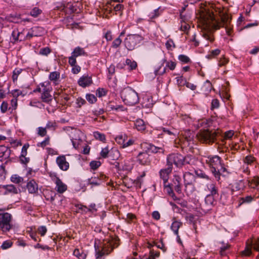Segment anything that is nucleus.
Wrapping results in <instances>:
<instances>
[{
	"label": "nucleus",
	"mask_w": 259,
	"mask_h": 259,
	"mask_svg": "<svg viewBox=\"0 0 259 259\" xmlns=\"http://www.w3.org/2000/svg\"><path fill=\"white\" fill-rule=\"evenodd\" d=\"M234 134L233 131H227L223 134L222 131L219 129L214 131L204 130H201L197 134V137L200 142L210 144L214 142L217 139H220L224 142L225 140L230 139Z\"/></svg>",
	"instance_id": "f257e3e1"
},
{
	"label": "nucleus",
	"mask_w": 259,
	"mask_h": 259,
	"mask_svg": "<svg viewBox=\"0 0 259 259\" xmlns=\"http://www.w3.org/2000/svg\"><path fill=\"white\" fill-rule=\"evenodd\" d=\"M204 21L206 27L214 30L219 29L230 24L231 18L228 14L220 13L219 17L216 16L213 11H208L204 16Z\"/></svg>",
	"instance_id": "f03ea898"
},
{
	"label": "nucleus",
	"mask_w": 259,
	"mask_h": 259,
	"mask_svg": "<svg viewBox=\"0 0 259 259\" xmlns=\"http://www.w3.org/2000/svg\"><path fill=\"white\" fill-rule=\"evenodd\" d=\"M206 162L209 165L212 173L219 181L220 179V170L225 171L226 169L221 164V158L218 156H210L207 158Z\"/></svg>",
	"instance_id": "7ed1b4c3"
},
{
	"label": "nucleus",
	"mask_w": 259,
	"mask_h": 259,
	"mask_svg": "<svg viewBox=\"0 0 259 259\" xmlns=\"http://www.w3.org/2000/svg\"><path fill=\"white\" fill-rule=\"evenodd\" d=\"M191 158L190 156H183L182 155L174 153L169 155L167 157V165L172 167L174 164L177 167H181L184 165L190 164Z\"/></svg>",
	"instance_id": "20e7f679"
},
{
	"label": "nucleus",
	"mask_w": 259,
	"mask_h": 259,
	"mask_svg": "<svg viewBox=\"0 0 259 259\" xmlns=\"http://www.w3.org/2000/svg\"><path fill=\"white\" fill-rule=\"evenodd\" d=\"M121 97L123 102L130 106L135 105L139 101L138 94L131 88L124 89L121 93Z\"/></svg>",
	"instance_id": "39448f33"
},
{
	"label": "nucleus",
	"mask_w": 259,
	"mask_h": 259,
	"mask_svg": "<svg viewBox=\"0 0 259 259\" xmlns=\"http://www.w3.org/2000/svg\"><path fill=\"white\" fill-rule=\"evenodd\" d=\"M2 209H0V211ZM12 216L8 212L0 213V230L3 232H9L13 227Z\"/></svg>",
	"instance_id": "423d86ee"
},
{
	"label": "nucleus",
	"mask_w": 259,
	"mask_h": 259,
	"mask_svg": "<svg viewBox=\"0 0 259 259\" xmlns=\"http://www.w3.org/2000/svg\"><path fill=\"white\" fill-rule=\"evenodd\" d=\"M182 137L175 140L176 144L178 143L182 148L188 147L193 143L194 134L190 130L185 131L182 133Z\"/></svg>",
	"instance_id": "0eeeda50"
},
{
	"label": "nucleus",
	"mask_w": 259,
	"mask_h": 259,
	"mask_svg": "<svg viewBox=\"0 0 259 259\" xmlns=\"http://www.w3.org/2000/svg\"><path fill=\"white\" fill-rule=\"evenodd\" d=\"M143 40V37L139 34H129L124 40L125 47L130 51L135 49L138 44Z\"/></svg>",
	"instance_id": "6e6552de"
},
{
	"label": "nucleus",
	"mask_w": 259,
	"mask_h": 259,
	"mask_svg": "<svg viewBox=\"0 0 259 259\" xmlns=\"http://www.w3.org/2000/svg\"><path fill=\"white\" fill-rule=\"evenodd\" d=\"M115 241L113 239L104 240L103 244L101 246L102 249L101 250L99 249L97 252V257L109 254L115 247Z\"/></svg>",
	"instance_id": "1a4fd4ad"
},
{
	"label": "nucleus",
	"mask_w": 259,
	"mask_h": 259,
	"mask_svg": "<svg viewBox=\"0 0 259 259\" xmlns=\"http://www.w3.org/2000/svg\"><path fill=\"white\" fill-rule=\"evenodd\" d=\"M184 180L185 186V192L188 195L191 194L195 190L194 176L190 172L186 173L184 175Z\"/></svg>",
	"instance_id": "9d476101"
},
{
	"label": "nucleus",
	"mask_w": 259,
	"mask_h": 259,
	"mask_svg": "<svg viewBox=\"0 0 259 259\" xmlns=\"http://www.w3.org/2000/svg\"><path fill=\"white\" fill-rule=\"evenodd\" d=\"M137 161L142 165H148L151 163L150 155L146 152H140L137 156Z\"/></svg>",
	"instance_id": "9b49d317"
},
{
	"label": "nucleus",
	"mask_w": 259,
	"mask_h": 259,
	"mask_svg": "<svg viewBox=\"0 0 259 259\" xmlns=\"http://www.w3.org/2000/svg\"><path fill=\"white\" fill-rule=\"evenodd\" d=\"M56 162L59 168L62 170H67L69 168V163L66 161L64 156H61L57 157Z\"/></svg>",
	"instance_id": "f8f14e48"
},
{
	"label": "nucleus",
	"mask_w": 259,
	"mask_h": 259,
	"mask_svg": "<svg viewBox=\"0 0 259 259\" xmlns=\"http://www.w3.org/2000/svg\"><path fill=\"white\" fill-rule=\"evenodd\" d=\"M167 167L161 169L160 171V176L161 179L163 180L164 183H165L168 179V176L171 173L172 169V167L171 166L167 165Z\"/></svg>",
	"instance_id": "ddd939ff"
},
{
	"label": "nucleus",
	"mask_w": 259,
	"mask_h": 259,
	"mask_svg": "<svg viewBox=\"0 0 259 259\" xmlns=\"http://www.w3.org/2000/svg\"><path fill=\"white\" fill-rule=\"evenodd\" d=\"M56 181L54 183L56 184V190L59 193H64L67 188V186L60 179H56Z\"/></svg>",
	"instance_id": "4468645a"
},
{
	"label": "nucleus",
	"mask_w": 259,
	"mask_h": 259,
	"mask_svg": "<svg viewBox=\"0 0 259 259\" xmlns=\"http://www.w3.org/2000/svg\"><path fill=\"white\" fill-rule=\"evenodd\" d=\"M181 178L178 176H175L173 179L172 186L174 188L175 190L178 193H181Z\"/></svg>",
	"instance_id": "2eb2a0df"
},
{
	"label": "nucleus",
	"mask_w": 259,
	"mask_h": 259,
	"mask_svg": "<svg viewBox=\"0 0 259 259\" xmlns=\"http://www.w3.org/2000/svg\"><path fill=\"white\" fill-rule=\"evenodd\" d=\"M11 153V150L5 146H0V161H3V158L7 159L9 158Z\"/></svg>",
	"instance_id": "dca6fc26"
},
{
	"label": "nucleus",
	"mask_w": 259,
	"mask_h": 259,
	"mask_svg": "<svg viewBox=\"0 0 259 259\" xmlns=\"http://www.w3.org/2000/svg\"><path fill=\"white\" fill-rule=\"evenodd\" d=\"M29 145L28 144H25L23 146L21 151V154L20 157V159L22 163H27L29 161V158H26V156L27 155V150L28 148Z\"/></svg>",
	"instance_id": "f3484780"
},
{
	"label": "nucleus",
	"mask_w": 259,
	"mask_h": 259,
	"mask_svg": "<svg viewBox=\"0 0 259 259\" xmlns=\"http://www.w3.org/2000/svg\"><path fill=\"white\" fill-rule=\"evenodd\" d=\"M79 133L80 132L79 131H75L74 133H72L71 135L70 136L72 138L71 141L73 146L74 148L76 149L79 148V145H80V142H81V140H80L79 138L75 137L74 136Z\"/></svg>",
	"instance_id": "a211bd4d"
},
{
	"label": "nucleus",
	"mask_w": 259,
	"mask_h": 259,
	"mask_svg": "<svg viewBox=\"0 0 259 259\" xmlns=\"http://www.w3.org/2000/svg\"><path fill=\"white\" fill-rule=\"evenodd\" d=\"M27 188L30 193H35L38 190L37 185L34 180H31L27 183Z\"/></svg>",
	"instance_id": "6ab92c4d"
},
{
	"label": "nucleus",
	"mask_w": 259,
	"mask_h": 259,
	"mask_svg": "<svg viewBox=\"0 0 259 259\" xmlns=\"http://www.w3.org/2000/svg\"><path fill=\"white\" fill-rule=\"evenodd\" d=\"M248 186L253 189H256L259 187V177H253L252 179L248 181Z\"/></svg>",
	"instance_id": "aec40b11"
},
{
	"label": "nucleus",
	"mask_w": 259,
	"mask_h": 259,
	"mask_svg": "<svg viewBox=\"0 0 259 259\" xmlns=\"http://www.w3.org/2000/svg\"><path fill=\"white\" fill-rule=\"evenodd\" d=\"M95 204H91L89 207H87L82 204L75 205V207H76L78 209V210H80L85 213H87V212L89 211H92L93 210L95 209Z\"/></svg>",
	"instance_id": "412c9836"
},
{
	"label": "nucleus",
	"mask_w": 259,
	"mask_h": 259,
	"mask_svg": "<svg viewBox=\"0 0 259 259\" xmlns=\"http://www.w3.org/2000/svg\"><path fill=\"white\" fill-rule=\"evenodd\" d=\"M78 82L80 86L86 87L92 83V79L89 77H82L79 79Z\"/></svg>",
	"instance_id": "4be33fe9"
},
{
	"label": "nucleus",
	"mask_w": 259,
	"mask_h": 259,
	"mask_svg": "<svg viewBox=\"0 0 259 259\" xmlns=\"http://www.w3.org/2000/svg\"><path fill=\"white\" fill-rule=\"evenodd\" d=\"M41 100L43 102L49 103L52 100V96L50 94L48 90H44L41 97Z\"/></svg>",
	"instance_id": "5701e85b"
},
{
	"label": "nucleus",
	"mask_w": 259,
	"mask_h": 259,
	"mask_svg": "<svg viewBox=\"0 0 259 259\" xmlns=\"http://www.w3.org/2000/svg\"><path fill=\"white\" fill-rule=\"evenodd\" d=\"M182 225V223L177 221H175L171 224V229L174 232L175 234L178 236V238L180 239L178 236V230L180 227Z\"/></svg>",
	"instance_id": "b1692460"
},
{
	"label": "nucleus",
	"mask_w": 259,
	"mask_h": 259,
	"mask_svg": "<svg viewBox=\"0 0 259 259\" xmlns=\"http://www.w3.org/2000/svg\"><path fill=\"white\" fill-rule=\"evenodd\" d=\"M148 149L150 150L152 152L154 153H159L163 154L164 152V149L162 146L157 147L153 145L150 144L149 145Z\"/></svg>",
	"instance_id": "393cba45"
},
{
	"label": "nucleus",
	"mask_w": 259,
	"mask_h": 259,
	"mask_svg": "<svg viewBox=\"0 0 259 259\" xmlns=\"http://www.w3.org/2000/svg\"><path fill=\"white\" fill-rule=\"evenodd\" d=\"M135 127L139 131H144L146 128V125L144 121L142 119H138L135 123Z\"/></svg>",
	"instance_id": "a878e982"
},
{
	"label": "nucleus",
	"mask_w": 259,
	"mask_h": 259,
	"mask_svg": "<svg viewBox=\"0 0 259 259\" xmlns=\"http://www.w3.org/2000/svg\"><path fill=\"white\" fill-rule=\"evenodd\" d=\"M3 188L6 190L5 194H7V192L13 194L18 193V190L13 185L4 186Z\"/></svg>",
	"instance_id": "bb28decb"
},
{
	"label": "nucleus",
	"mask_w": 259,
	"mask_h": 259,
	"mask_svg": "<svg viewBox=\"0 0 259 259\" xmlns=\"http://www.w3.org/2000/svg\"><path fill=\"white\" fill-rule=\"evenodd\" d=\"M85 54V52L83 49L80 47L76 48L73 52L72 53V56L76 58L78 56L84 55Z\"/></svg>",
	"instance_id": "cd10ccee"
},
{
	"label": "nucleus",
	"mask_w": 259,
	"mask_h": 259,
	"mask_svg": "<svg viewBox=\"0 0 259 259\" xmlns=\"http://www.w3.org/2000/svg\"><path fill=\"white\" fill-rule=\"evenodd\" d=\"M207 188L210 192V195L214 196L218 194V189L213 183H210L207 185Z\"/></svg>",
	"instance_id": "c85d7f7f"
},
{
	"label": "nucleus",
	"mask_w": 259,
	"mask_h": 259,
	"mask_svg": "<svg viewBox=\"0 0 259 259\" xmlns=\"http://www.w3.org/2000/svg\"><path fill=\"white\" fill-rule=\"evenodd\" d=\"M94 136L96 139L99 140L103 142H105L106 140L105 135L103 134L99 133V132H94Z\"/></svg>",
	"instance_id": "c756f323"
},
{
	"label": "nucleus",
	"mask_w": 259,
	"mask_h": 259,
	"mask_svg": "<svg viewBox=\"0 0 259 259\" xmlns=\"http://www.w3.org/2000/svg\"><path fill=\"white\" fill-rule=\"evenodd\" d=\"M22 34V33L14 30L12 34L13 39L15 40V41L16 40L22 41L23 39V38L21 36Z\"/></svg>",
	"instance_id": "7c9ffc66"
},
{
	"label": "nucleus",
	"mask_w": 259,
	"mask_h": 259,
	"mask_svg": "<svg viewBox=\"0 0 259 259\" xmlns=\"http://www.w3.org/2000/svg\"><path fill=\"white\" fill-rule=\"evenodd\" d=\"M181 19H182L181 30L184 32H186V33L188 34V30L190 28V26L189 24L187 23L186 22L184 21V20H183V19L182 17V15H181Z\"/></svg>",
	"instance_id": "2f4dec72"
},
{
	"label": "nucleus",
	"mask_w": 259,
	"mask_h": 259,
	"mask_svg": "<svg viewBox=\"0 0 259 259\" xmlns=\"http://www.w3.org/2000/svg\"><path fill=\"white\" fill-rule=\"evenodd\" d=\"M74 11V8L71 3H67L65 5V9L64 12L67 14H70L73 13Z\"/></svg>",
	"instance_id": "473e14b6"
},
{
	"label": "nucleus",
	"mask_w": 259,
	"mask_h": 259,
	"mask_svg": "<svg viewBox=\"0 0 259 259\" xmlns=\"http://www.w3.org/2000/svg\"><path fill=\"white\" fill-rule=\"evenodd\" d=\"M127 137L125 136H118L115 138L116 142L120 145V147H122Z\"/></svg>",
	"instance_id": "72a5a7b5"
},
{
	"label": "nucleus",
	"mask_w": 259,
	"mask_h": 259,
	"mask_svg": "<svg viewBox=\"0 0 259 259\" xmlns=\"http://www.w3.org/2000/svg\"><path fill=\"white\" fill-rule=\"evenodd\" d=\"M203 36L207 40L212 42L214 40V37L212 33L210 31H206L203 32Z\"/></svg>",
	"instance_id": "f704fd0d"
},
{
	"label": "nucleus",
	"mask_w": 259,
	"mask_h": 259,
	"mask_svg": "<svg viewBox=\"0 0 259 259\" xmlns=\"http://www.w3.org/2000/svg\"><path fill=\"white\" fill-rule=\"evenodd\" d=\"M73 255L78 257L79 259H85L86 255L83 252H80L78 249H75L73 251Z\"/></svg>",
	"instance_id": "c9c22d12"
},
{
	"label": "nucleus",
	"mask_w": 259,
	"mask_h": 259,
	"mask_svg": "<svg viewBox=\"0 0 259 259\" xmlns=\"http://www.w3.org/2000/svg\"><path fill=\"white\" fill-rule=\"evenodd\" d=\"M11 180L14 183L19 184L23 181V179L17 175H14L11 177Z\"/></svg>",
	"instance_id": "e433bc0d"
},
{
	"label": "nucleus",
	"mask_w": 259,
	"mask_h": 259,
	"mask_svg": "<svg viewBox=\"0 0 259 259\" xmlns=\"http://www.w3.org/2000/svg\"><path fill=\"white\" fill-rule=\"evenodd\" d=\"M251 253V245H247L245 249L241 252L243 256H249Z\"/></svg>",
	"instance_id": "4c0bfd02"
},
{
	"label": "nucleus",
	"mask_w": 259,
	"mask_h": 259,
	"mask_svg": "<svg viewBox=\"0 0 259 259\" xmlns=\"http://www.w3.org/2000/svg\"><path fill=\"white\" fill-rule=\"evenodd\" d=\"M41 12L42 11L40 9L38 8L35 7L31 11L30 15L34 17H36L39 15Z\"/></svg>",
	"instance_id": "58836bf2"
},
{
	"label": "nucleus",
	"mask_w": 259,
	"mask_h": 259,
	"mask_svg": "<svg viewBox=\"0 0 259 259\" xmlns=\"http://www.w3.org/2000/svg\"><path fill=\"white\" fill-rule=\"evenodd\" d=\"M60 77V73L57 71L51 72L49 78L52 81H56Z\"/></svg>",
	"instance_id": "ea45409f"
},
{
	"label": "nucleus",
	"mask_w": 259,
	"mask_h": 259,
	"mask_svg": "<svg viewBox=\"0 0 259 259\" xmlns=\"http://www.w3.org/2000/svg\"><path fill=\"white\" fill-rule=\"evenodd\" d=\"M126 64L130 66V69L131 70L136 69L137 66L136 62L135 61H132L129 59H126Z\"/></svg>",
	"instance_id": "a19ab883"
},
{
	"label": "nucleus",
	"mask_w": 259,
	"mask_h": 259,
	"mask_svg": "<svg viewBox=\"0 0 259 259\" xmlns=\"http://www.w3.org/2000/svg\"><path fill=\"white\" fill-rule=\"evenodd\" d=\"M255 161V158L251 156H247L244 159V162L247 164H251Z\"/></svg>",
	"instance_id": "79ce46f5"
},
{
	"label": "nucleus",
	"mask_w": 259,
	"mask_h": 259,
	"mask_svg": "<svg viewBox=\"0 0 259 259\" xmlns=\"http://www.w3.org/2000/svg\"><path fill=\"white\" fill-rule=\"evenodd\" d=\"M50 53L51 49L49 47H46L40 49L39 54L41 55L47 56Z\"/></svg>",
	"instance_id": "37998d69"
},
{
	"label": "nucleus",
	"mask_w": 259,
	"mask_h": 259,
	"mask_svg": "<svg viewBox=\"0 0 259 259\" xmlns=\"http://www.w3.org/2000/svg\"><path fill=\"white\" fill-rule=\"evenodd\" d=\"M203 90L206 92H210L212 89V84L208 80H206L203 86Z\"/></svg>",
	"instance_id": "c03bdc74"
},
{
	"label": "nucleus",
	"mask_w": 259,
	"mask_h": 259,
	"mask_svg": "<svg viewBox=\"0 0 259 259\" xmlns=\"http://www.w3.org/2000/svg\"><path fill=\"white\" fill-rule=\"evenodd\" d=\"M164 62L166 63V67L168 68L169 69L173 70L175 69L176 64L175 62L173 61H166L164 60Z\"/></svg>",
	"instance_id": "a18cd8bd"
},
{
	"label": "nucleus",
	"mask_w": 259,
	"mask_h": 259,
	"mask_svg": "<svg viewBox=\"0 0 259 259\" xmlns=\"http://www.w3.org/2000/svg\"><path fill=\"white\" fill-rule=\"evenodd\" d=\"M86 99L91 104L94 103L97 101L96 97L94 95L92 94L87 95L86 96Z\"/></svg>",
	"instance_id": "49530a36"
},
{
	"label": "nucleus",
	"mask_w": 259,
	"mask_h": 259,
	"mask_svg": "<svg viewBox=\"0 0 259 259\" xmlns=\"http://www.w3.org/2000/svg\"><path fill=\"white\" fill-rule=\"evenodd\" d=\"M21 72L22 69H15L14 70L12 75V79L14 82L17 80L18 76L21 73Z\"/></svg>",
	"instance_id": "de8ad7c7"
},
{
	"label": "nucleus",
	"mask_w": 259,
	"mask_h": 259,
	"mask_svg": "<svg viewBox=\"0 0 259 259\" xmlns=\"http://www.w3.org/2000/svg\"><path fill=\"white\" fill-rule=\"evenodd\" d=\"M166 48L169 50H171L172 48H175V45L173 40L169 39L165 44Z\"/></svg>",
	"instance_id": "09e8293b"
},
{
	"label": "nucleus",
	"mask_w": 259,
	"mask_h": 259,
	"mask_svg": "<svg viewBox=\"0 0 259 259\" xmlns=\"http://www.w3.org/2000/svg\"><path fill=\"white\" fill-rule=\"evenodd\" d=\"M101 165V162L98 161H93L90 163V166L92 169L95 170L97 169Z\"/></svg>",
	"instance_id": "8fccbe9b"
},
{
	"label": "nucleus",
	"mask_w": 259,
	"mask_h": 259,
	"mask_svg": "<svg viewBox=\"0 0 259 259\" xmlns=\"http://www.w3.org/2000/svg\"><path fill=\"white\" fill-rule=\"evenodd\" d=\"M121 42V39L119 37H118L113 41L112 47L114 48H117L119 47Z\"/></svg>",
	"instance_id": "3c124183"
},
{
	"label": "nucleus",
	"mask_w": 259,
	"mask_h": 259,
	"mask_svg": "<svg viewBox=\"0 0 259 259\" xmlns=\"http://www.w3.org/2000/svg\"><path fill=\"white\" fill-rule=\"evenodd\" d=\"M12 244H13L12 242L10 240L5 241L3 243L1 247L3 249H8V248L11 247L12 245Z\"/></svg>",
	"instance_id": "603ef678"
},
{
	"label": "nucleus",
	"mask_w": 259,
	"mask_h": 259,
	"mask_svg": "<svg viewBox=\"0 0 259 259\" xmlns=\"http://www.w3.org/2000/svg\"><path fill=\"white\" fill-rule=\"evenodd\" d=\"M8 109V103L6 101H3L1 106V112L3 113H5Z\"/></svg>",
	"instance_id": "864d4df0"
},
{
	"label": "nucleus",
	"mask_w": 259,
	"mask_h": 259,
	"mask_svg": "<svg viewBox=\"0 0 259 259\" xmlns=\"http://www.w3.org/2000/svg\"><path fill=\"white\" fill-rule=\"evenodd\" d=\"M221 51L219 49H216L210 52V54L208 56V58H212L218 56L220 53Z\"/></svg>",
	"instance_id": "5fc2aeb1"
},
{
	"label": "nucleus",
	"mask_w": 259,
	"mask_h": 259,
	"mask_svg": "<svg viewBox=\"0 0 259 259\" xmlns=\"http://www.w3.org/2000/svg\"><path fill=\"white\" fill-rule=\"evenodd\" d=\"M47 231V229L45 226H40L37 229L38 233L41 236H44Z\"/></svg>",
	"instance_id": "6e6d98bb"
},
{
	"label": "nucleus",
	"mask_w": 259,
	"mask_h": 259,
	"mask_svg": "<svg viewBox=\"0 0 259 259\" xmlns=\"http://www.w3.org/2000/svg\"><path fill=\"white\" fill-rule=\"evenodd\" d=\"M47 134L46 128L39 127L38 128V135L41 137H44Z\"/></svg>",
	"instance_id": "4d7b16f0"
},
{
	"label": "nucleus",
	"mask_w": 259,
	"mask_h": 259,
	"mask_svg": "<svg viewBox=\"0 0 259 259\" xmlns=\"http://www.w3.org/2000/svg\"><path fill=\"white\" fill-rule=\"evenodd\" d=\"M106 94V92L104 89H99L96 92V95L99 97H101L102 96H105Z\"/></svg>",
	"instance_id": "13d9d810"
},
{
	"label": "nucleus",
	"mask_w": 259,
	"mask_h": 259,
	"mask_svg": "<svg viewBox=\"0 0 259 259\" xmlns=\"http://www.w3.org/2000/svg\"><path fill=\"white\" fill-rule=\"evenodd\" d=\"M109 150L107 147L103 148L101 152L100 155L103 158H106L108 157V155L109 153Z\"/></svg>",
	"instance_id": "bf43d9fd"
},
{
	"label": "nucleus",
	"mask_w": 259,
	"mask_h": 259,
	"mask_svg": "<svg viewBox=\"0 0 259 259\" xmlns=\"http://www.w3.org/2000/svg\"><path fill=\"white\" fill-rule=\"evenodd\" d=\"M159 255V252H154L153 250H151L150 255L147 259H155V257H158Z\"/></svg>",
	"instance_id": "052dcab7"
},
{
	"label": "nucleus",
	"mask_w": 259,
	"mask_h": 259,
	"mask_svg": "<svg viewBox=\"0 0 259 259\" xmlns=\"http://www.w3.org/2000/svg\"><path fill=\"white\" fill-rule=\"evenodd\" d=\"M179 59L185 63H187L190 61V59L187 56L183 55H180Z\"/></svg>",
	"instance_id": "680f3d73"
},
{
	"label": "nucleus",
	"mask_w": 259,
	"mask_h": 259,
	"mask_svg": "<svg viewBox=\"0 0 259 259\" xmlns=\"http://www.w3.org/2000/svg\"><path fill=\"white\" fill-rule=\"evenodd\" d=\"M230 245H228V244H227L226 245H224V246L222 247L221 248V250H220V254L222 255V256H224V255H225L226 253H225V251L227 249H228L229 248H230Z\"/></svg>",
	"instance_id": "e2e57ef3"
},
{
	"label": "nucleus",
	"mask_w": 259,
	"mask_h": 259,
	"mask_svg": "<svg viewBox=\"0 0 259 259\" xmlns=\"http://www.w3.org/2000/svg\"><path fill=\"white\" fill-rule=\"evenodd\" d=\"M50 142V138L49 137H47L44 141L39 143L38 144V146H41V147H45L47 145L49 144Z\"/></svg>",
	"instance_id": "0e129e2a"
},
{
	"label": "nucleus",
	"mask_w": 259,
	"mask_h": 259,
	"mask_svg": "<svg viewBox=\"0 0 259 259\" xmlns=\"http://www.w3.org/2000/svg\"><path fill=\"white\" fill-rule=\"evenodd\" d=\"M219 106V102L218 99H213L211 102V109L218 108Z\"/></svg>",
	"instance_id": "69168bd1"
},
{
	"label": "nucleus",
	"mask_w": 259,
	"mask_h": 259,
	"mask_svg": "<svg viewBox=\"0 0 259 259\" xmlns=\"http://www.w3.org/2000/svg\"><path fill=\"white\" fill-rule=\"evenodd\" d=\"M252 245L253 249L257 251H259V238H257L254 242H252Z\"/></svg>",
	"instance_id": "338daca9"
},
{
	"label": "nucleus",
	"mask_w": 259,
	"mask_h": 259,
	"mask_svg": "<svg viewBox=\"0 0 259 259\" xmlns=\"http://www.w3.org/2000/svg\"><path fill=\"white\" fill-rule=\"evenodd\" d=\"M69 64L72 66H74L76 64V58L71 56V57H70L69 58Z\"/></svg>",
	"instance_id": "774afa93"
}]
</instances>
